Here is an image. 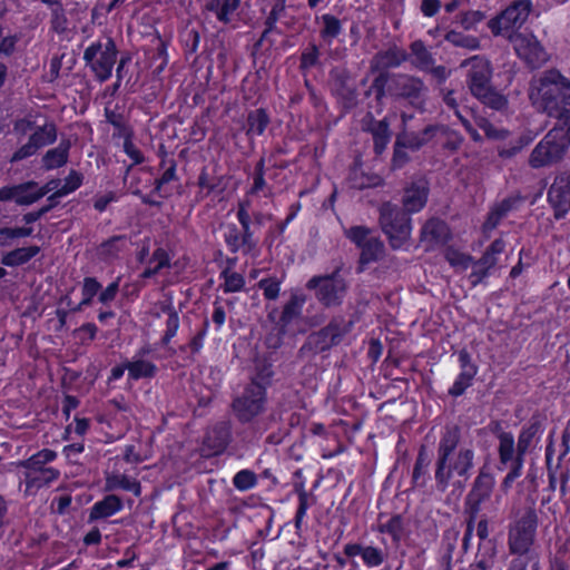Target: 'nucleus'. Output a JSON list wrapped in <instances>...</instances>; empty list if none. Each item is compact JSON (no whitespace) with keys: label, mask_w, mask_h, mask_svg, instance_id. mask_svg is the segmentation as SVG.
<instances>
[{"label":"nucleus","mask_w":570,"mask_h":570,"mask_svg":"<svg viewBox=\"0 0 570 570\" xmlns=\"http://www.w3.org/2000/svg\"><path fill=\"white\" fill-rule=\"evenodd\" d=\"M224 238L232 253H236L240 249L244 253H249L256 246L253 236L250 235L247 238V234L243 230L240 232L235 225H227L225 227Z\"/></svg>","instance_id":"4be33fe9"},{"label":"nucleus","mask_w":570,"mask_h":570,"mask_svg":"<svg viewBox=\"0 0 570 570\" xmlns=\"http://www.w3.org/2000/svg\"><path fill=\"white\" fill-rule=\"evenodd\" d=\"M430 456L426 448L422 445L413 468L412 483L415 487H424L429 478Z\"/></svg>","instance_id":"72a5a7b5"},{"label":"nucleus","mask_w":570,"mask_h":570,"mask_svg":"<svg viewBox=\"0 0 570 570\" xmlns=\"http://www.w3.org/2000/svg\"><path fill=\"white\" fill-rule=\"evenodd\" d=\"M460 67H469L466 85L474 98L497 111H504L508 108L507 97L491 86L492 67L488 59L473 56L463 60Z\"/></svg>","instance_id":"7ed1b4c3"},{"label":"nucleus","mask_w":570,"mask_h":570,"mask_svg":"<svg viewBox=\"0 0 570 570\" xmlns=\"http://www.w3.org/2000/svg\"><path fill=\"white\" fill-rule=\"evenodd\" d=\"M515 203V199L507 198L491 209L487 217V220L482 226L483 233L487 236H489V234L493 229H495L501 219L507 216V214L513 208Z\"/></svg>","instance_id":"2f4dec72"},{"label":"nucleus","mask_w":570,"mask_h":570,"mask_svg":"<svg viewBox=\"0 0 570 570\" xmlns=\"http://www.w3.org/2000/svg\"><path fill=\"white\" fill-rule=\"evenodd\" d=\"M161 312L167 313V321H166V331L163 337V344H168L169 341L176 335L178 327H179V316L178 313L169 306H164L161 304L160 307Z\"/></svg>","instance_id":"09e8293b"},{"label":"nucleus","mask_w":570,"mask_h":570,"mask_svg":"<svg viewBox=\"0 0 570 570\" xmlns=\"http://www.w3.org/2000/svg\"><path fill=\"white\" fill-rule=\"evenodd\" d=\"M569 146L570 127H554L534 147L529 157V165L532 168H541L558 163Z\"/></svg>","instance_id":"39448f33"},{"label":"nucleus","mask_w":570,"mask_h":570,"mask_svg":"<svg viewBox=\"0 0 570 570\" xmlns=\"http://www.w3.org/2000/svg\"><path fill=\"white\" fill-rule=\"evenodd\" d=\"M344 553L347 557L361 556L364 564L368 568L380 567L385 560V554L380 548L358 543L346 544Z\"/></svg>","instance_id":"412c9836"},{"label":"nucleus","mask_w":570,"mask_h":570,"mask_svg":"<svg viewBox=\"0 0 570 570\" xmlns=\"http://www.w3.org/2000/svg\"><path fill=\"white\" fill-rule=\"evenodd\" d=\"M101 288L100 283L95 277H86L82 284V299L81 305H90L92 298L98 294Z\"/></svg>","instance_id":"5fc2aeb1"},{"label":"nucleus","mask_w":570,"mask_h":570,"mask_svg":"<svg viewBox=\"0 0 570 570\" xmlns=\"http://www.w3.org/2000/svg\"><path fill=\"white\" fill-rule=\"evenodd\" d=\"M548 197L559 210L570 209V176L558 178L550 187Z\"/></svg>","instance_id":"5701e85b"},{"label":"nucleus","mask_w":570,"mask_h":570,"mask_svg":"<svg viewBox=\"0 0 570 570\" xmlns=\"http://www.w3.org/2000/svg\"><path fill=\"white\" fill-rule=\"evenodd\" d=\"M445 259L458 272L468 269L473 263L472 256L454 248L445 250Z\"/></svg>","instance_id":"a18cd8bd"},{"label":"nucleus","mask_w":570,"mask_h":570,"mask_svg":"<svg viewBox=\"0 0 570 570\" xmlns=\"http://www.w3.org/2000/svg\"><path fill=\"white\" fill-rule=\"evenodd\" d=\"M436 129L434 126H428L422 132L404 131L396 136V140L407 149L417 150L433 137Z\"/></svg>","instance_id":"c85d7f7f"},{"label":"nucleus","mask_w":570,"mask_h":570,"mask_svg":"<svg viewBox=\"0 0 570 570\" xmlns=\"http://www.w3.org/2000/svg\"><path fill=\"white\" fill-rule=\"evenodd\" d=\"M538 525V517L532 508L523 511L518 520L510 525L508 543L511 553L534 556L530 549L533 544Z\"/></svg>","instance_id":"1a4fd4ad"},{"label":"nucleus","mask_w":570,"mask_h":570,"mask_svg":"<svg viewBox=\"0 0 570 570\" xmlns=\"http://www.w3.org/2000/svg\"><path fill=\"white\" fill-rule=\"evenodd\" d=\"M240 6V0H207L205 10L215 14L216 19L228 24Z\"/></svg>","instance_id":"b1692460"},{"label":"nucleus","mask_w":570,"mask_h":570,"mask_svg":"<svg viewBox=\"0 0 570 570\" xmlns=\"http://www.w3.org/2000/svg\"><path fill=\"white\" fill-rule=\"evenodd\" d=\"M498 439H499L498 452H499L500 463L504 464V465H508L510 463V465H512L513 461L515 459V455H517V448L514 444V438H513L512 433L501 432L498 435Z\"/></svg>","instance_id":"c9c22d12"},{"label":"nucleus","mask_w":570,"mask_h":570,"mask_svg":"<svg viewBox=\"0 0 570 570\" xmlns=\"http://www.w3.org/2000/svg\"><path fill=\"white\" fill-rule=\"evenodd\" d=\"M122 509V501L115 494H109L96 502L90 511V520L105 519Z\"/></svg>","instance_id":"bb28decb"},{"label":"nucleus","mask_w":570,"mask_h":570,"mask_svg":"<svg viewBox=\"0 0 570 570\" xmlns=\"http://www.w3.org/2000/svg\"><path fill=\"white\" fill-rule=\"evenodd\" d=\"M296 492L298 494V508L295 515V527L296 529L301 528L302 521L306 515V511L309 507L308 504V493L305 491L304 484L299 483L295 485Z\"/></svg>","instance_id":"864d4df0"},{"label":"nucleus","mask_w":570,"mask_h":570,"mask_svg":"<svg viewBox=\"0 0 570 570\" xmlns=\"http://www.w3.org/2000/svg\"><path fill=\"white\" fill-rule=\"evenodd\" d=\"M517 55L530 67L538 68L548 59V55L537 38L528 33L509 36Z\"/></svg>","instance_id":"2eb2a0df"},{"label":"nucleus","mask_w":570,"mask_h":570,"mask_svg":"<svg viewBox=\"0 0 570 570\" xmlns=\"http://www.w3.org/2000/svg\"><path fill=\"white\" fill-rule=\"evenodd\" d=\"M151 350L149 346H144L137 351L130 361H126V367L130 380L151 379L157 373V366L146 360V356L150 354Z\"/></svg>","instance_id":"dca6fc26"},{"label":"nucleus","mask_w":570,"mask_h":570,"mask_svg":"<svg viewBox=\"0 0 570 570\" xmlns=\"http://www.w3.org/2000/svg\"><path fill=\"white\" fill-rule=\"evenodd\" d=\"M247 122H248L247 134L259 136L265 131V129L269 122V118L264 109H256V110L249 112Z\"/></svg>","instance_id":"37998d69"},{"label":"nucleus","mask_w":570,"mask_h":570,"mask_svg":"<svg viewBox=\"0 0 570 570\" xmlns=\"http://www.w3.org/2000/svg\"><path fill=\"white\" fill-rule=\"evenodd\" d=\"M266 401V387L253 380L233 401L232 407L239 422L248 423L265 411Z\"/></svg>","instance_id":"f8f14e48"},{"label":"nucleus","mask_w":570,"mask_h":570,"mask_svg":"<svg viewBox=\"0 0 570 570\" xmlns=\"http://www.w3.org/2000/svg\"><path fill=\"white\" fill-rule=\"evenodd\" d=\"M69 141H61L56 148L49 149L42 157V167L52 170L62 167L68 161Z\"/></svg>","instance_id":"c756f323"},{"label":"nucleus","mask_w":570,"mask_h":570,"mask_svg":"<svg viewBox=\"0 0 570 570\" xmlns=\"http://www.w3.org/2000/svg\"><path fill=\"white\" fill-rule=\"evenodd\" d=\"M389 90L397 97L407 99L413 106L422 107L428 88L417 77L397 73L391 76Z\"/></svg>","instance_id":"4468645a"},{"label":"nucleus","mask_w":570,"mask_h":570,"mask_svg":"<svg viewBox=\"0 0 570 570\" xmlns=\"http://www.w3.org/2000/svg\"><path fill=\"white\" fill-rule=\"evenodd\" d=\"M347 238L362 248L373 236L371 230L364 226H354L345 232Z\"/></svg>","instance_id":"13d9d810"},{"label":"nucleus","mask_w":570,"mask_h":570,"mask_svg":"<svg viewBox=\"0 0 570 570\" xmlns=\"http://www.w3.org/2000/svg\"><path fill=\"white\" fill-rule=\"evenodd\" d=\"M531 8L530 0H517L498 17L491 19L488 26L494 36H511V30L520 28L527 21Z\"/></svg>","instance_id":"ddd939ff"},{"label":"nucleus","mask_w":570,"mask_h":570,"mask_svg":"<svg viewBox=\"0 0 570 570\" xmlns=\"http://www.w3.org/2000/svg\"><path fill=\"white\" fill-rule=\"evenodd\" d=\"M474 460V448L462 439L461 429L445 426L436 449L434 478L438 489L445 491L450 483L462 487L472 474Z\"/></svg>","instance_id":"f257e3e1"},{"label":"nucleus","mask_w":570,"mask_h":570,"mask_svg":"<svg viewBox=\"0 0 570 570\" xmlns=\"http://www.w3.org/2000/svg\"><path fill=\"white\" fill-rule=\"evenodd\" d=\"M505 243L503 239H495L484 252L483 256L479 259L480 265H487L491 269L495 267L498 263V256L504 252Z\"/></svg>","instance_id":"de8ad7c7"},{"label":"nucleus","mask_w":570,"mask_h":570,"mask_svg":"<svg viewBox=\"0 0 570 570\" xmlns=\"http://www.w3.org/2000/svg\"><path fill=\"white\" fill-rule=\"evenodd\" d=\"M411 63L419 70L425 71L431 69L435 63V59L423 41L415 40L410 46Z\"/></svg>","instance_id":"7c9ffc66"},{"label":"nucleus","mask_w":570,"mask_h":570,"mask_svg":"<svg viewBox=\"0 0 570 570\" xmlns=\"http://www.w3.org/2000/svg\"><path fill=\"white\" fill-rule=\"evenodd\" d=\"M450 237L446 224L438 218L429 219L421 230V239L430 246L443 244Z\"/></svg>","instance_id":"393cba45"},{"label":"nucleus","mask_w":570,"mask_h":570,"mask_svg":"<svg viewBox=\"0 0 570 570\" xmlns=\"http://www.w3.org/2000/svg\"><path fill=\"white\" fill-rule=\"evenodd\" d=\"M318 48L315 45H312L306 51L302 53L301 68L309 69L314 67L318 61Z\"/></svg>","instance_id":"338daca9"},{"label":"nucleus","mask_w":570,"mask_h":570,"mask_svg":"<svg viewBox=\"0 0 570 570\" xmlns=\"http://www.w3.org/2000/svg\"><path fill=\"white\" fill-rule=\"evenodd\" d=\"M380 224L393 248H400L410 238L411 218L396 205L384 203L380 207Z\"/></svg>","instance_id":"6e6552de"},{"label":"nucleus","mask_w":570,"mask_h":570,"mask_svg":"<svg viewBox=\"0 0 570 570\" xmlns=\"http://www.w3.org/2000/svg\"><path fill=\"white\" fill-rule=\"evenodd\" d=\"M57 458V453L50 449H43L29 459L16 463L18 468H23V480L26 484L24 493L35 495L41 488L49 485L59 479V470L46 466Z\"/></svg>","instance_id":"20e7f679"},{"label":"nucleus","mask_w":570,"mask_h":570,"mask_svg":"<svg viewBox=\"0 0 570 570\" xmlns=\"http://www.w3.org/2000/svg\"><path fill=\"white\" fill-rule=\"evenodd\" d=\"M383 243L376 237H372L362 248L360 263L362 265L377 261L383 254Z\"/></svg>","instance_id":"a19ab883"},{"label":"nucleus","mask_w":570,"mask_h":570,"mask_svg":"<svg viewBox=\"0 0 570 570\" xmlns=\"http://www.w3.org/2000/svg\"><path fill=\"white\" fill-rule=\"evenodd\" d=\"M257 484V475L248 470L244 469L237 472L233 478V485L238 491H247L255 488Z\"/></svg>","instance_id":"3c124183"},{"label":"nucleus","mask_w":570,"mask_h":570,"mask_svg":"<svg viewBox=\"0 0 570 570\" xmlns=\"http://www.w3.org/2000/svg\"><path fill=\"white\" fill-rule=\"evenodd\" d=\"M82 176L76 170H71L69 175L65 178V184L52 195L48 197V200H53L56 198H60L66 196L81 186Z\"/></svg>","instance_id":"c03bdc74"},{"label":"nucleus","mask_w":570,"mask_h":570,"mask_svg":"<svg viewBox=\"0 0 570 570\" xmlns=\"http://www.w3.org/2000/svg\"><path fill=\"white\" fill-rule=\"evenodd\" d=\"M321 19L323 23L321 37L326 41H332L341 33V21L332 14H323Z\"/></svg>","instance_id":"49530a36"},{"label":"nucleus","mask_w":570,"mask_h":570,"mask_svg":"<svg viewBox=\"0 0 570 570\" xmlns=\"http://www.w3.org/2000/svg\"><path fill=\"white\" fill-rule=\"evenodd\" d=\"M38 184L33 180L16 185V204L29 206L39 200Z\"/></svg>","instance_id":"4c0bfd02"},{"label":"nucleus","mask_w":570,"mask_h":570,"mask_svg":"<svg viewBox=\"0 0 570 570\" xmlns=\"http://www.w3.org/2000/svg\"><path fill=\"white\" fill-rule=\"evenodd\" d=\"M116 59L117 48L111 38L91 43L83 52V60L100 82L110 78Z\"/></svg>","instance_id":"9d476101"},{"label":"nucleus","mask_w":570,"mask_h":570,"mask_svg":"<svg viewBox=\"0 0 570 570\" xmlns=\"http://www.w3.org/2000/svg\"><path fill=\"white\" fill-rule=\"evenodd\" d=\"M281 283L277 277H267L261 279L257 285L263 291L266 299L275 301L279 295Z\"/></svg>","instance_id":"603ef678"},{"label":"nucleus","mask_w":570,"mask_h":570,"mask_svg":"<svg viewBox=\"0 0 570 570\" xmlns=\"http://www.w3.org/2000/svg\"><path fill=\"white\" fill-rule=\"evenodd\" d=\"M379 530L382 533L390 534L393 541H400L404 530L402 517L399 514L393 515L385 523H381Z\"/></svg>","instance_id":"8fccbe9b"},{"label":"nucleus","mask_w":570,"mask_h":570,"mask_svg":"<svg viewBox=\"0 0 570 570\" xmlns=\"http://www.w3.org/2000/svg\"><path fill=\"white\" fill-rule=\"evenodd\" d=\"M124 151L132 159L134 165H138L144 161L142 154L132 142L131 135L128 131L125 132Z\"/></svg>","instance_id":"680f3d73"},{"label":"nucleus","mask_w":570,"mask_h":570,"mask_svg":"<svg viewBox=\"0 0 570 570\" xmlns=\"http://www.w3.org/2000/svg\"><path fill=\"white\" fill-rule=\"evenodd\" d=\"M390 125L386 119L374 120L372 119L367 126V130L372 134L374 141V151L381 155L385 149L391 138Z\"/></svg>","instance_id":"cd10ccee"},{"label":"nucleus","mask_w":570,"mask_h":570,"mask_svg":"<svg viewBox=\"0 0 570 570\" xmlns=\"http://www.w3.org/2000/svg\"><path fill=\"white\" fill-rule=\"evenodd\" d=\"M353 323L343 316H335L322 330L308 335L299 348L302 356L317 354L340 344L344 336L351 332Z\"/></svg>","instance_id":"423d86ee"},{"label":"nucleus","mask_w":570,"mask_h":570,"mask_svg":"<svg viewBox=\"0 0 570 570\" xmlns=\"http://www.w3.org/2000/svg\"><path fill=\"white\" fill-rule=\"evenodd\" d=\"M308 289L315 291L316 299L326 308L337 307L343 303L348 284L336 268L332 274L313 276L307 283Z\"/></svg>","instance_id":"0eeeda50"},{"label":"nucleus","mask_w":570,"mask_h":570,"mask_svg":"<svg viewBox=\"0 0 570 570\" xmlns=\"http://www.w3.org/2000/svg\"><path fill=\"white\" fill-rule=\"evenodd\" d=\"M509 570H539V559L537 556H518Z\"/></svg>","instance_id":"bf43d9fd"},{"label":"nucleus","mask_w":570,"mask_h":570,"mask_svg":"<svg viewBox=\"0 0 570 570\" xmlns=\"http://www.w3.org/2000/svg\"><path fill=\"white\" fill-rule=\"evenodd\" d=\"M352 186L358 189L368 188V187H375L381 185L382 179L380 176L373 175V176H365L361 174L358 170H354L352 173Z\"/></svg>","instance_id":"6e6d98bb"},{"label":"nucleus","mask_w":570,"mask_h":570,"mask_svg":"<svg viewBox=\"0 0 570 570\" xmlns=\"http://www.w3.org/2000/svg\"><path fill=\"white\" fill-rule=\"evenodd\" d=\"M57 139V128L52 122L45 124L38 127L37 130L29 137L38 149L55 142Z\"/></svg>","instance_id":"58836bf2"},{"label":"nucleus","mask_w":570,"mask_h":570,"mask_svg":"<svg viewBox=\"0 0 570 570\" xmlns=\"http://www.w3.org/2000/svg\"><path fill=\"white\" fill-rule=\"evenodd\" d=\"M444 39L454 47L464 48L468 50H478L480 48V41L476 37L463 35L459 31H449Z\"/></svg>","instance_id":"79ce46f5"},{"label":"nucleus","mask_w":570,"mask_h":570,"mask_svg":"<svg viewBox=\"0 0 570 570\" xmlns=\"http://www.w3.org/2000/svg\"><path fill=\"white\" fill-rule=\"evenodd\" d=\"M223 276L225 279L224 292L226 293L239 292L245 285L244 277L236 272L224 271Z\"/></svg>","instance_id":"4d7b16f0"},{"label":"nucleus","mask_w":570,"mask_h":570,"mask_svg":"<svg viewBox=\"0 0 570 570\" xmlns=\"http://www.w3.org/2000/svg\"><path fill=\"white\" fill-rule=\"evenodd\" d=\"M106 490L114 491L117 489H122L125 491L132 492L136 497L141 494L140 483L136 480H131L125 474L114 473L106 478Z\"/></svg>","instance_id":"473e14b6"},{"label":"nucleus","mask_w":570,"mask_h":570,"mask_svg":"<svg viewBox=\"0 0 570 570\" xmlns=\"http://www.w3.org/2000/svg\"><path fill=\"white\" fill-rule=\"evenodd\" d=\"M484 18L485 14L482 11L471 10L460 14V23L465 30H473Z\"/></svg>","instance_id":"052dcab7"},{"label":"nucleus","mask_w":570,"mask_h":570,"mask_svg":"<svg viewBox=\"0 0 570 570\" xmlns=\"http://www.w3.org/2000/svg\"><path fill=\"white\" fill-rule=\"evenodd\" d=\"M459 362L461 373L456 377L449 393L453 396H460L471 385L473 377L476 374V366L472 364L470 354L462 350L459 353Z\"/></svg>","instance_id":"aec40b11"},{"label":"nucleus","mask_w":570,"mask_h":570,"mask_svg":"<svg viewBox=\"0 0 570 570\" xmlns=\"http://www.w3.org/2000/svg\"><path fill=\"white\" fill-rule=\"evenodd\" d=\"M406 60L407 53L403 49L392 47L385 51L377 52L372 60V67L376 69L395 68Z\"/></svg>","instance_id":"a878e982"},{"label":"nucleus","mask_w":570,"mask_h":570,"mask_svg":"<svg viewBox=\"0 0 570 570\" xmlns=\"http://www.w3.org/2000/svg\"><path fill=\"white\" fill-rule=\"evenodd\" d=\"M40 252L39 246H29L13 249L3 255L1 262L6 266H19L31 258H33Z\"/></svg>","instance_id":"e433bc0d"},{"label":"nucleus","mask_w":570,"mask_h":570,"mask_svg":"<svg viewBox=\"0 0 570 570\" xmlns=\"http://www.w3.org/2000/svg\"><path fill=\"white\" fill-rule=\"evenodd\" d=\"M523 464L519 460H514L511 465L510 472L505 475L501 483L502 491L507 492L515 481L521 475Z\"/></svg>","instance_id":"0e129e2a"},{"label":"nucleus","mask_w":570,"mask_h":570,"mask_svg":"<svg viewBox=\"0 0 570 570\" xmlns=\"http://www.w3.org/2000/svg\"><path fill=\"white\" fill-rule=\"evenodd\" d=\"M473 269L470 274V281L473 286L481 283L485 277L489 276L491 268L487 265H480V261L472 263Z\"/></svg>","instance_id":"774afa93"},{"label":"nucleus","mask_w":570,"mask_h":570,"mask_svg":"<svg viewBox=\"0 0 570 570\" xmlns=\"http://www.w3.org/2000/svg\"><path fill=\"white\" fill-rule=\"evenodd\" d=\"M478 126L484 131L487 137L491 139H504L508 131L495 128L490 121L484 118H480L476 121Z\"/></svg>","instance_id":"e2e57ef3"},{"label":"nucleus","mask_w":570,"mask_h":570,"mask_svg":"<svg viewBox=\"0 0 570 570\" xmlns=\"http://www.w3.org/2000/svg\"><path fill=\"white\" fill-rule=\"evenodd\" d=\"M540 424L538 422H532L528 426H524L519 434L518 443H517V455L514 460H519L523 464L524 455L528 452L529 448L532 444L533 439L539 433Z\"/></svg>","instance_id":"f704fd0d"},{"label":"nucleus","mask_w":570,"mask_h":570,"mask_svg":"<svg viewBox=\"0 0 570 570\" xmlns=\"http://www.w3.org/2000/svg\"><path fill=\"white\" fill-rule=\"evenodd\" d=\"M532 105L549 117L570 124V80L557 70L534 78L529 88Z\"/></svg>","instance_id":"f03ea898"},{"label":"nucleus","mask_w":570,"mask_h":570,"mask_svg":"<svg viewBox=\"0 0 570 570\" xmlns=\"http://www.w3.org/2000/svg\"><path fill=\"white\" fill-rule=\"evenodd\" d=\"M305 303V294L295 292L291 295V298L284 305L281 316L276 322V326L281 333H285L291 324L301 318Z\"/></svg>","instance_id":"f3484780"},{"label":"nucleus","mask_w":570,"mask_h":570,"mask_svg":"<svg viewBox=\"0 0 570 570\" xmlns=\"http://www.w3.org/2000/svg\"><path fill=\"white\" fill-rule=\"evenodd\" d=\"M406 148L403 145H399V141L395 139L394 151L392 157V168L399 169L402 168L409 160V154L405 150Z\"/></svg>","instance_id":"69168bd1"},{"label":"nucleus","mask_w":570,"mask_h":570,"mask_svg":"<svg viewBox=\"0 0 570 570\" xmlns=\"http://www.w3.org/2000/svg\"><path fill=\"white\" fill-rule=\"evenodd\" d=\"M125 236H114L98 247V256L102 261H112L118 257L121 245L125 244Z\"/></svg>","instance_id":"ea45409f"},{"label":"nucleus","mask_w":570,"mask_h":570,"mask_svg":"<svg viewBox=\"0 0 570 570\" xmlns=\"http://www.w3.org/2000/svg\"><path fill=\"white\" fill-rule=\"evenodd\" d=\"M230 440V429L225 422L217 423L208 429L204 446L208 450V454H220L228 445Z\"/></svg>","instance_id":"6ab92c4d"},{"label":"nucleus","mask_w":570,"mask_h":570,"mask_svg":"<svg viewBox=\"0 0 570 570\" xmlns=\"http://www.w3.org/2000/svg\"><path fill=\"white\" fill-rule=\"evenodd\" d=\"M494 484V476L483 469L474 479L471 490L464 500V511L469 515L468 535H471L474 530V523L482 510V505L491 499Z\"/></svg>","instance_id":"9b49d317"},{"label":"nucleus","mask_w":570,"mask_h":570,"mask_svg":"<svg viewBox=\"0 0 570 570\" xmlns=\"http://www.w3.org/2000/svg\"><path fill=\"white\" fill-rule=\"evenodd\" d=\"M429 188L424 180L412 183L404 189L402 203L407 215L420 212L426 204Z\"/></svg>","instance_id":"a211bd4d"}]
</instances>
